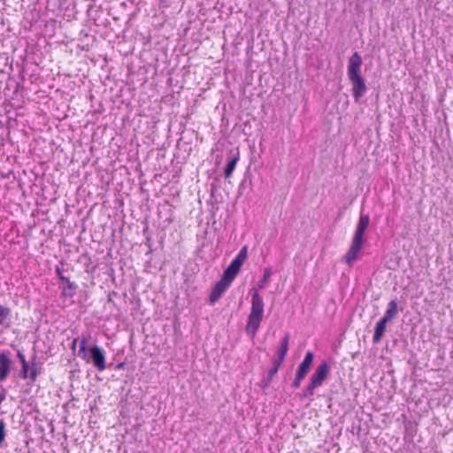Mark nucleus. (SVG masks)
Listing matches in <instances>:
<instances>
[{
    "label": "nucleus",
    "instance_id": "nucleus-11",
    "mask_svg": "<svg viewBox=\"0 0 453 453\" xmlns=\"http://www.w3.org/2000/svg\"><path fill=\"white\" fill-rule=\"evenodd\" d=\"M388 322L389 321L386 320V319H382V318L377 322V324L375 326V329H374L373 337H372L373 343H379L380 342V340L382 339V337L386 332L387 324Z\"/></svg>",
    "mask_w": 453,
    "mask_h": 453
},
{
    "label": "nucleus",
    "instance_id": "nucleus-21",
    "mask_svg": "<svg viewBox=\"0 0 453 453\" xmlns=\"http://www.w3.org/2000/svg\"><path fill=\"white\" fill-rule=\"evenodd\" d=\"M305 377L302 376V375H299L297 373H296V377L292 382V388H298L301 385V382L302 380L304 379Z\"/></svg>",
    "mask_w": 453,
    "mask_h": 453
},
{
    "label": "nucleus",
    "instance_id": "nucleus-17",
    "mask_svg": "<svg viewBox=\"0 0 453 453\" xmlns=\"http://www.w3.org/2000/svg\"><path fill=\"white\" fill-rule=\"evenodd\" d=\"M65 283L66 287H63L62 295L72 298L74 296L78 286L75 282H73L70 280Z\"/></svg>",
    "mask_w": 453,
    "mask_h": 453
},
{
    "label": "nucleus",
    "instance_id": "nucleus-8",
    "mask_svg": "<svg viewBox=\"0 0 453 453\" xmlns=\"http://www.w3.org/2000/svg\"><path fill=\"white\" fill-rule=\"evenodd\" d=\"M230 287V284L224 281L222 279H220L212 288L211 292L209 296V303L210 304H214L221 296L227 290V288Z\"/></svg>",
    "mask_w": 453,
    "mask_h": 453
},
{
    "label": "nucleus",
    "instance_id": "nucleus-9",
    "mask_svg": "<svg viewBox=\"0 0 453 453\" xmlns=\"http://www.w3.org/2000/svg\"><path fill=\"white\" fill-rule=\"evenodd\" d=\"M12 361L9 357V352H0V380L4 381L9 376L12 370Z\"/></svg>",
    "mask_w": 453,
    "mask_h": 453
},
{
    "label": "nucleus",
    "instance_id": "nucleus-15",
    "mask_svg": "<svg viewBox=\"0 0 453 453\" xmlns=\"http://www.w3.org/2000/svg\"><path fill=\"white\" fill-rule=\"evenodd\" d=\"M77 339H79L78 342L80 344L77 355L80 358H86L87 351L88 350L87 349V344L88 342L89 336L82 334L81 336L77 337Z\"/></svg>",
    "mask_w": 453,
    "mask_h": 453
},
{
    "label": "nucleus",
    "instance_id": "nucleus-1",
    "mask_svg": "<svg viewBox=\"0 0 453 453\" xmlns=\"http://www.w3.org/2000/svg\"><path fill=\"white\" fill-rule=\"evenodd\" d=\"M362 58L358 52H354L349 58L347 67L348 78L352 84V95L356 102L366 93L367 87L361 74Z\"/></svg>",
    "mask_w": 453,
    "mask_h": 453
},
{
    "label": "nucleus",
    "instance_id": "nucleus-4",
    "mask_svg": "<svg viewBox=\"0 0 453 453\" xmlns=\"http://www.w3.org/2000/svg\"><path fill=\"white\" fill-rule=\"evenodd\" d=\"M330 372V365L327 362L322 361L311 374L308 385L303 391V397L312 400L316 388L321 387L327 379Z\"/></svg>",
    "mask_w": 453,
    "mask_h": 453
},
{
    "label": "nucleus",
    "instance_id": "nucleus-22",
    "mask_svg": "<svg viewBox=\"0 0 453 453\" xmlns=\"http://www.w3.org/2000/svg\"><path fill=\"white\" fill-rule=\"evenodd\" d=\"M64 270L59 268V267H57L56 268V273L58 275V277L59 278V280L62 281V282H67L69 280V278L68 277H65L63 273Z\"/></svg>",
    "mask_w": 453,
    "mask_h": 453
},
{
    "label": "nucleus",
    "instance_id": "nucleus-19",
    "mask_svg": "<svg viewBox=\"0 0 453 453\" xmlns=\"http://www.w3.org/2000/svg\"><path fill=\"white\" fill-rule=\"evenodd\" d=\"M282 361H279L278 359H273V367L269 370L268 375L270 378H273L279 371L280 365H282Z\"/></svg>",
    "mask_w": 453,
    "mask_h": 453
},
{
    "label": "nucleus",
    "instance_id": "nucleus-13",
    "mask_svg": "<svg viewBox=\"0 0 453 453\" xmlns=\"http://www.w3.org/2000/svg\"><path fill=\"white\" fill-rule=\"evenodd\" d=\"M289 340L290 337L289 334H288L281 339L275 359L284 362L287 353L288 351Z\"/></svg>",
    "mask_w": 453,
    "mask_h": 453
},
{
    "label": "nucleus",
    "instance_id": "nucleus-20",
    "mask_svg": "<svg viewBox=\"0 0 453 453\" xmlns=\"http://www.w3.org/2000/svg\"><path fill=\"white\" fill-rule=\"evenodd\" d=\"M5 438V423L4 419H0V447Z\"/></svg>",
    "mask_w": 453,
    "mask_h": 453
},
{
    "label": "nucleus",
    "instance_id": "nucleus-18",
    "mask_svg": "<svg viewBox=\"0 0 453 453\" xmlns=\"http://www.w3.org/2000/svg\"><path fill=\"white\" fill-rule=\"evenodd\" d=\"M271 275H272L271 268H265L264 270V274H263L262 279L257 283V291H258V289H262L265 287L266 283L270 280Z\"/></svg>",
    "mask_w": 453,
    "mask_h": 453
},
{
    "label": "nucleus",
    "instance_id": "nucleus-7",
    "mask_svg": "<svg viewBox=\"0 0 453 453\" xmlns=\"http://www.w3.org/2000/svg\"><path fill=\"white\" fill-rule=\"evenodd\" d=\"M87 363L91 362L100 372L106 369V358L104 351L97 345H93L87 351L86 358H81Z\"/></svg>",
    "mask_w": 453,
    "mask_h": 453
},
{
    "label": "nucleus",
    "instance_id": "nucleus-23",
    "mask_svg": "<svg viewBox=\"0 0 453 453\" xmlns=\"http://www.w3.org/2000/svg\"><path fill=\"white\" fill-rule=\"evenodd\" d=\"M79 339L74 338L72 343V348L74 349L76 344L78 343Z\"/></svg>",
    "mask_w": 453,
    "mask_h": 453
},
{
    "label": "nucleus",
    "instance_id": "nucleus-3",
    "mask_svg": "<svg viewBox=\"0 0 453 453\" xmlns=\"http://www.w3.org/2000/svg\"><path fill=\"white\" fill-rule=\"evenodd\" d=\"M265 303L257 289L251 295V309L246 325V333L254 338L264 317Z\"/></svg>",
    "mask_w": 453,
    "mask_h": 453
},
{
    "label": "nucleus",
    "instance_id": "nucleus-14",
    "mask_svg": "<svg viewBox=\"0 0 453 453\" xmlns=\"http://www.w3.org/2000/svg\"><path fill=\"white\" fill-rule=\"evenodd\" d=\"M397 301L396 299H393L388 303L387 311H385L382 319H386V320L390 321L397 315Z\"/></svg>",
    "mask_w": 453,
    "mask_h": 453
},
{
    "label": "nucleus",
    "instance_id": "nucleus-16",
    "mask_svg": "<svg viewBox=\"0 0 453 453\" xmlns=\"http://www.w3.org/2000/svg\"><path fill=\"white\" fill-rule=\"evenodd\" d=\"M11 310L0 304V325L8 327L10 326Z\"/></svg>",
    "mask_w": 453,
    "mask_h": 453
},
{
    "label": "nucleus",
    "instance_id": "nucleus-2",
    "mask_svg": "<svg viewBox=\"0 0 453 453\" xmlns=\"http://www.w3.org/2000/svg\"><path fill=\"white\" fill-rule=\"evenodd\" d=\"M370 217L368 214H360L350 247L344 256V262L351 266L359 257L363 245L365 242V233L369 226Z\"/></svg>",
    "mask_w": 453,
    "mask_h": 453
},
{
    "label": "nucleus",
    "instance_id": "nucleus-10",
    "mask_svg": "<svg viewBox=\"0 0 453 453\" xmlns=\"http://www.w3.org/2000/svg\"><path fill=\"white\" fill-rule=\"evenodd\" d=\"M314 360V354L311 351L306 352L303 360L298 365L296 372L299 375L306 377L310 372Z\"/></svg>",
    "mask_w": 453,
    "mask_h": 453
},
{
    "label": "nucleus",
    "instance_id": "nucleus-12",
    "mask_svg": "<svg viewBox=\"0 0 453 453\" xmlns=\"http://www.w3.org/2000/svg\"><path fill=\"white\" fill-rule=\"evenodd\" d=\"M239 158H240V155H239L238 151H236L235 153H233L231 151L230 156L228 157L227 164L225 168V172H224L226 178H230L232 176L233 172L235 169L236 164L239 161Z\"/></svg>",
    "mask_w": 453,
    "mask_h": 453
},
{
    "label": "nucleus",
    "instance_id": "nucleus-5",
    "mask_svg": "<svg viewBox=\"0 0 453 453\" xmlns=\"http://www.w3.org/2000/svg\"><path fill=\"white\" fill-rule=\"evenodd\" d=\"M247 256H248V248H247V246H243L240 250V251L237 254V256L232 260L230 265L224 271L221 279L224 281H226V282H227V283H229L231 285V283L233 282V280H234V278L238 274L242 265H243V263L247 259Z\"/></svg>",
    "mask_w": 453,
    "mask_h": 453
},
{
    "label": "nucleus",
    "instance_id": "nucleus-6",
    "mask_svg": "<svg viewBox=\"0 0 453 453\" xmlns=\"http://www.w3.org/2000/svg\"><path fill=\"white\" fill-rule=\"evenodd\" d=\"M17 357L19 358L20 364H21V370L19 372V378L23 380H29L28 384H33L36 381L39 372L36 368L35 363H32L29 365V363L27 361L25 355L20 351H17Z\"/></svg>",
    "mask_w": 453,
    "mask_h": 453
},
{
    "label": "nucleus",
    "instance_id": "nucleus-24",
    "mask_svg": "<svg viewBox=\"0 0 453 453\" xmlns=\"http://www.w3.org/2000/svg\"><path fill=\"white\" fill-rule=\"evenodd\" d=\"M5 399V394L0 393V403Z\"/></svg>",
    "mask_w": 453,
    "mask_h": 453
}]
</instances>
